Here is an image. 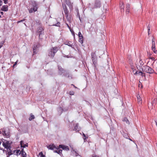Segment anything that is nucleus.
<instances>
[{
  "label": "nucleus",
  "instance_id": "19",
  "mask_svg": "<svg viewBox=\"0 0 157 157\" xmlns=\"http://www.w3.org/2000/svg\"><path fill=\"white\" fill-rule=\"evenodd\" d=\"M120 9L122 10L123 11L124 9V6L123 5V3L122 2H121L120 3Z\"/></svg>",
  "mask_w": 157,
  "mask_h": 157
},
{
  "label": "nucleus",
  "instance_id": "54",
  "mask_svg": "<svg viewBox=\"0 0 157 157\" xmlns=\"http://www.w3.org/2000/svg\"><path fill=\"white\" fill-rule=\"evenodd\" d=\"M1 15H0V18H1Z\"/></svg>",
  "mask_w": 157,
  "mask_h": 157
},
{
  "label": "nucleus",
  "instance_id": "4",
  "mask_svg": "<svg viewBox=\"0 0 157 157\" xmlns=\"http://www.w3.org/2000/svg\"><path fill=\"white\" fill-rule=\"evenodd\" d=\"M33 4V8H31L29 10V12L30 13H32L33 11L35 12L36 11L38 8L37 4L35 1H34Z\"/></svg>",
  "mask_w": 157,
  "mask_h": 157
},
{
  "label": "nucleus",
  "instance_id": "35",
  "mask_svg": "<svg viewBox=\"0 0 157 157\" xmlns=\"http://www.w3.org/2000/svg\"><path fill=\"white\" fill-rule=\"evenodd\" d=\"M5 4H6L8 3V0H3Z\"/></svg>",
  "mask_w": 157,
  "mask_h": 157
},
{
  "label": "nucleus",
  "instance_id": "20",
  "mask_svg": "<svg viewBox=\"0 0 157 157\" xmlns=\"http://www.w3.org/2000/svg\"><path fill=\"white\" fill-rule=\"evenodd\" d=\"M15 152L17 155H20L21 153V151L19 150H17L15 151Z\"/></svg>",
  "mask_w": 157,
  "mask_h": 157
},
{
  "label": "nucleus",
  "instance_id": "26",
  "mask_svg": "<svg viewBox=\"0 0 157 157\" xmlns=\"http://www.w3.org/2000/svg\"><path fill=\"white\" fill-rule=\"evenodd\" d=\"M53 52H52V50H51L49 52L48 55L49 56H50L51 57H53L54 56H52L51 55H52V53H53Z\"/></svg>",
  "mask_w": 157,
  "mask_h": 157
},
{
  "label": "nucleus",
  "instance_id": "8",
  "mask_svg": "<svg viewBox=\"0 0 157 157\" xmlns=\"http://www.w3.org/2000/svg\"><path fill=\"white\" fill-rule=\"evenodd\" d=\"M132 69L133 70V72L135 75H139L142 76H144V74L141 71H138L134 69L132 67Z\"/></svg>",
  "mask_w": 157,
  "mask_h": 157
},
{
  "label": "nucleus",
  "instance_id": "16",
  "mask_svg": "<svg viewBox=\"0 0 157 157\" xmlns=\"http://www.w3.org/2000/svg\"><path fill=\"white\" fill-rule=\"evenodd\" d=\"M21 155L22 157H26V154L24 151L23 149H22L21 150Z\"/></svg>",
  "mask_w": 157,
  "mask_h": 157
},
{
  "label": "nucleus",
  "instance_id": "7",
  "mask_svg": "<svg viewBox=\"0 0 157 157\" xmlns=\"http://www.w3.org/2000/svg\"><path fill=\"white\" fill-rule=\"evenodd\" d=\"M2 134L3 135L5 136L6 138H8L10 137V132L9 131H7L6 129H4L2 130Z\"/></svg>",
  "mask_w": 157,
  "mask_h": 157
},
{
  "label": "nucleus",
  "instance_id": "33",
  "mask_svg": "<svg viewBox=\"0 0 157 157\" xmlns=\"http://www.w3.org/2000/svg\"><path fill=\"white\" fill-rule=\"evenodd\" d=\"M74 92L73 91H71L69 92V94L70 95H73L74 94Z\"/></svg>",
  "mask_w": 157,
  "mask_h": 157
},
{
  "label": "nucleus",
  "instance_id": "51",
  "mask_svg": "<svg viewBox=\"0 0 157 157\" xmlns=\"http://www.w3.org/2000/svg\"><path fill=\"white\" fill-rule=\"evenodd\" d=\"M1 144V142L0 141V145Z\"/></svg>",
  "mask_w": 157,
  "mask_h": 157
},
{
  "label": "nucleus",
  "instance_id": "42",
  "mask_svg": "<svg viewBox=\"0 0 157 157\" xmlns=\"http://www.w3.org/2000/svg\"><path fill=\"white\" fill-rule=\"evenodd\" d=\"M75 156H77L78 155V154L75 151Z\"/></svg>",
  "mask_w": 157,
  "mask_h": 157
},
{
  "label": "nucleus",
  "instance_id": "38",
  "mask_svg": "<svg viewBox=\"0 0 157 157\" xmlns=\"http://www.w3.org/2000/svg\"><path fill=\"white\" fill-rule=\"evenodd\" d=\"M42 29H42V28H40V31H39V32H40H40H42Z\"/></svg>",
  "mask_w": 157,
  "mask_h": 157
},
{
  "label": "nucleus",
  "instance_id": "39",
  "mask_svg": "<svg viewBox=\"0 0 157 157\" xmlns=\"http://www.w3.org/2000/svg\"><path fill=\"white\" fill-rule=\"evenodd\" d=\"M156 101V100L155 99H154V100L151 103L152 104H153L154 103H155Z\"/></svg>",
  "mask_w": 157,
  "mask_h": 157
},
{
  "label": "nucleus",
  "instance_id": "18",
  "mask_svg": "<svg viewBox=\"0 0 157 157\" xmlns=\"http://www.w3.org/2000/svg\"><path fill=\"white\" fill-rule=\"evenodd\" d=\"M58 69L59 71V73L61 75L62 73H64L65 71L61 67H59Z\"/></svg>",
  "mask_w": 157,
  "mask_h": 157
},
{
  "label": "nucleus",
  "instance_id": "36",
  "mask_svg": "<svg viewBox=\"0 0 157 157\" xmlns=\"http://www.w3.org/2000/svg\"><path fill=\"white\" fill-rule=\"evenodd\" d=\"M18 61V60L17 61L14 63V65H13V67H14L17 64V62Z\"/></svg>",
  "mask_w": 157,
  "mask_h": 157
},
{
  "label": "nucleus",
  "instance_id": "32",
  "mask_svg": "<svg viewBox=\"0 0 157 157\" xmlns=\"http://www.w3.org/2000/svg\"><path fill=\"white\" fill-rule=\"evenodd\" d=\"M65 44H66V45H68V46H71V43L69 42H68L67 43V42H66L65 43Z\"/></svg>",
  "mask_w": 157,
  "mask_h": 157
},
{
  "label": "nucleus",
  "instance_id": "49",
  "mask_svg": "<svg viewBox=\"0 0 157 157\" xmlns=\"http://www.w3.org/2000/svg\"><path fill=\"white\" fill-rule=\"evenodd\" d=\"M2 133V132L0 130V134Z\"/></svg>",
  "mask_w": 157,
  "mask_h": 157
},
{
  "label": "nucleus",
  "instance_id": "28",
  "mask_svg": "<svg viewBox=\"0 0 157 157\" xmlns=\"http://www.w3.org/2000/svg\"><path fill=\"white\" fill-rule=\"evenodd\" d=\"M39 157H44V155L43 154L42 152H40L39 154Z\"/></svg>",
  "mask_w": 157,
  "mask_h": 157
},
{
  "label": "nucleus",
  "instance_id": "14",
  "mask_svg": "<svg viewBox=\"0 0 157 157\" xmlns=\"http://www.w3.org/2000/svg\"><path fill=\"white\" fill-rule=\"evenodd\" d=\"M137 102L138 104H141L142 103V100L141 97L140 96L139 94L137 96Z\"/></svg>",
  "mask_w": 157,
  "mask_h": 157
},
{
  "label": "nucleus",
  "instance_id": "55",
  "mask_svg": "<svg viewBox=\"0 0 157 157\" xmlns=\"http://www.w3.org/2000/svg\"><path fill=\"white\" fill-rule=\"evenodd\" d=\"M157 146V144L156 145Z\"/></svg>",
  "mask_w": 157,
  "mask_h": 157
},
{
  "label": "nucleus",
  "instance_id": "46",
  "mask_svg": "<svg viewBox=\"0 0 157 157\" xmlns=\"http://www.w3.org/2000/svg\"><path fill=\"white\" fill-rule=\"evenodd\" d=\"M2 44H2L1 45H0V48L2 47Z\"/></svg>",
  "mask_w": 157,
  "mask_h": 157
},
{
  "label": "nucleus",
  "instance_id": "3",
  "mask_svg": "<svg viewBox=\"0 0 157 157\" xmlns=\"http://www.w3.org/2000/svg\"><path fill=\"white\" fill-rule=\"evenodd\" d=\"M142 70L143 71L149 74L152 73L154 71V70L151 67L147 66H143Z\"/></svg>",
  "mask_w": 157,
  "mask_h": 157
},
{
  "label": "nucleus",
  "instance_id": "41",
  "mask_svg": "<svg viewBox=\"0 0 157 157\" xmlns=\"http://www.w3.org/2000/svg\"><path fill=\"white\" fill-rule=\"evenodd\" d=\"M92 157H98V156L94 154L92 155Z\"/></svg>",
  "mask_w": 157,
  "mask_h": 157
},
{
  "label": "nucleus",
  "instance_id": "53",
  "mask_svg": "<svg viewBox=\"0 0 157 157\" xmlns=\"http://www.w3.org/2000/svg\"><path fill=\"white\" fill-rule=\"evenodd\" d=\"M60 109H61V110H62V109L61 108H60Z\"/></svg>",
  "mask_w": 157,
  "mask_h": 157
},
{
  "label": "nucleus",
  "instance_id": "24",
  "mask_svg": "<svg viewBox=\"0 0 157 157\" xmlns=\"http://www.w3.org/2000/svg\"><path fill=\"white\" fill-rule=\"evenodd\" d=\"M123 121L125 122L127 124H129V121L126 118H124L123 119Z\"/></svg>",
  "mask_w": 157,
  "mask_h": 157
},
{
  "label": "nucleus",
  "instance_id": "21",
  "mask_svg": "<svg viewBox=\"0 0 157 157\" xmlns=\"http://www.w3.org/2000/svg\"><path fill=\"white\" fill-rule=\"evenodd\" d=\"M35 118V117L32 113L30 114V117L29 118V121H31L33 119Z\"/></svg>",
  "mask_w": 157,
  "mask_h": 157
},
{
  "label": "nucleus",
  "instance_id": "30",
  "mask_svg": "<svg viewBox=\"0 0 157 157\" xmlns=\"http://www.w3.org/2000/svg\"><path fill=\"white\" fill-rule=\"evenodd\" d=\"M79 38V42L81 44H82L83 43L82 38V37H80Z\"/></svg>",
  "mask_w": 157,
  "mask_h": 157
},
{
  "label": "nucleus",
  "instance_id": "12",
  "mask_svg": "<svg viewBox=\"0 0 157 157\" xmlns=\"http://www.w3.org/2000/svg\"><path fill=\"white\" fill-rule=\"evenodd\" d=\"M51 50H52V52H53V53H52V56H54L55 55V53L58 50V49L57 47H54L52 48V49H51Z\"/></svg>",
  "mask_w": 157,
  "mask_h": 157
},
{
  "label": "nucleus",
  "instance_id": "15",
  "mask_svg": "<svg viewBox=\"0 0 157 157\" xmlns=\"http://www.w3.org/2000/svg\"><path fill=\"white\" fill-rule=\"evenodd\" d=\"M20 144L21 147L25 148L28 147L27 144H25L24 142L23 141H21L20 142Z\"/></svg>",
  "mask_w": 157,
  "mask_h": 157
},
{
  "label": "nucleus",
  "instance_id": "17",
  "mask_svg": "<svg viewBox=\"0 0 157 157\" xmlns=\"http://www.w3.org/2000/svg\"><path fill=\"white\" fill-rule=\"evenodd\" d=\"M94 54L92 55V58L93 60V63L94 64V65L95 66L96 65V63L97 61L96 59H95L94 58Z\"/></svg>",
  "mask_w": 157,
  "mask_h": 157
},
{
  "label": "nucleus",
  "instance_id": "11",
  "mask_svg": "<svg viewBox=\"0 0 157 157\" xmlns=\"http://www.w3.org/2000/svg\"><path fill=\"white\" fill-rule=\"evenodd\" d=\"M66 2L67 5L69 7V9L71 10L72 8V4L69 0H66Z\"/></svg>",
  "mask_w": 157,
  "mask_h": 157
},
{
  "label": "nucleus",
  "instance_id": "34",
  "mask_svg": "<svg viewBox=\"0 0 157 157\" xmlns=\"http://www.w3.org/2000/svg\"><path fill=\"white\" fill-rule=\"evenodd\" d=\"M139 87H141V88H142L143 87V86L142 84L140 82V83L139 84Z\"/></svg>",
  "mask_w": 157,
  "mask_h": 157
},
{
  "label": "nucleus",
  "instance_id": "5",
  "mask_svg": "<svg viewBox=\"0 0 157 157\" xmlns=\"http://www.w3.org/2000/svg\"><path fill=\"white\" fill-rule=\"evenodd\" d=\"M11 144V142L10 141L5 140L3 141V146L7 149H8L10 147Z\"/></svg>",
  "mask_w": 157,
  "mask_h": 157
},
{
  "label": "nucleus",
  "instance_id": "40",
  "mask_svg": "<svg viewBox=\"0 0 157 157\" xmlns=\"http://www.w3.org/2000/svg\"><path fill=\"white\" fill-rule=\"evenodd\" d=\"M151 54H150V53H149V54H148V56L149 57V58H150V57H151Z\"/></svg>",
  "mask_w": 157,
  "mask_h": 157
},
{
  "label": "nucleus",
  "instance_id": "27",
  "mask_svg": "<svg viewBox=\"0 0 157 157\" xmlns=\"http://www.w3.org/2000/svg\"><path fill=\"white\" fill-rule=\"evenodd\" d=\"M78 125H76V126L74 128V130H75L76 131H79V129L78 128Z\"/></svg>",
  "mask_w": 157,
  "mask_h": 157
},
{
  "label": "nucleus",
  "instance_id": "31",
  "mask_svg": "<svg viewBox=\"0 0 157 157\" xmlns=\"http://www.w3.org/2000/svg\"><path fill=\"white\" fill-rule=\"evenodd\" d=\"M148 28V34H149L151 33V31L150 30V27L148 26L147 27Z\"/></svg>",
  "mask_w": 157,
  "mask_h": 157
},
{
  "label": "nucleus",
  "instance_id": "52",
  "mask_svg": "<svg viewBox=\"0 0 157 157\" xmlns=\"http://www.w3.org/2000/svg\"><path fill=\"white\" fill-rule=\"evenodd\" d=\"M67 25V26H68V27H69V28H69V26L68 25Z\"/></svg>",
  "mask_w": 157,
  "mask_h": 157
},
{
  "label": "nucleus",
  "instance_id": "22",
  "mask_svg": "<svg viewBox=\"0 0 157 157\" xmlns=\"http://www.w3.org/2000/svg\"><path fill=\"white\" fill-rule=\"evenodd\" d=\"M151 48L152 50L153 51L154 53H157V51L156 49L155 46H151Z\"/></svg>",
  "mask_w": 157,
  "mask_h": 157
},
{
  "label": "nucleus",
  "instance_id": "6",
  "mask_svg": "<svg viewBox=\"0 0 157 157\" xmlns=\"http://www.w3.org/2000/svg\"><path fill=\"white\" fill-rule=\"evenodd\" d=\"M143 65V62L141 60H140L139 62H137V63L136 64V67L137 69L139 70H140L141 69H142Z\"/></svg>",
  "mask_w": 157,
  "mask_h": 157
},
{
  "label": "nucleus",
  "instance_id": "43",
  "mask_svg": "<svg viewBox=\"0 0 157 157\" xmlns=\"http://www.w3.org/2000/svg\"><path fill=\"white\" fill-rule=\"evenodd\" d=\"M2 2L1 0H0V6L2 5Z\"/></svg>",
  "mask_w": 157,
  "mask_h": 157
},
{
  "label": "nucleus",
  "instance_id": "9",
  "mask_svg": "<svg viewBox=\"0 0 157 157\" xmlns=\"http://www.w3.org/2000/svg\"><path fill=\"white\" fill-rule=\"evenodd\" d=\"M63 9L66 17L68 20H69V12L66 7H63Z\"/></svg>",
  "mask_w": 157,
  "mask_h": 157
},
{
  "label": "nucleus",
  "instance_id": "44",
  "mask_svg": "<svg viewBox=\"0 0 157 157\" xmlns=\"http://www.w3.org/2000/svg\"><path fill=\"white\" fill-rule=\"evenodd\" d=\"M24 20H21V21H19L17 22V23H20V22H22L23 21H24Z\"/></svg>",
  "mask_w": 157,
  "mask_h": 157
},
{
  "label": "nucleus",
  "instance_id": "13",
  "mask_svg": "<svg viewBox=\"0 0 157 157\" xmlns=\"http://www.w3.org/2000/svg\"><path fill=\"white\" fill-rule=\"evenodd\" d=\"M1 10L4 11H7L8 10V6L6 5L3 6L2 7Z\"/></svg>",
  "mask_w": 157,
  "mask_h": 157
},
{
  "label": "nucleus",
  "instance_id": "37",
  "mask_svg": "<svg viewBox=\"0 0 157 157\" xmlns=\"http://www.w3.org/2000/svg\"><path fill=\"white\" fill-rule=\"evenodd\" d=\"M33 53H35V52H36V51H35V46L33 48Z\"/></svg>",
  "mask_w": 157,
  "mask_h": 157
},
{
  "label": "nucleus",
  "instance_id": "47",
  "mask_svg": "<svg viewBox=\"0 0 157 157\" xmlns=\"http://www.w3.org/2000/svg\"><path fill=\"white\" fill-rule=\"evenodd\" d=\"M155 123H156V126H157V121H155Z\"/></svg>",
  "mask_w": 157,
  "mask_h": 157
},
{
  "label": "nucleus",
  "instance_id": "2",
  "mask_svg": "<svg viewBox=\"0 0 157 157\" xmlns=\"http://www.w3.org/2000/svg\"><path fill=\"white\" fill-rule=\"evenodd\" d=\"M47 148L49 149L53 150L54 152L57 153L60 155H62V150L59 149V147L56 146L54 144L50 145L47 146Z\"/></svg>",
  "mask_w": 157,
  "mask_h": 157
},
{
  "label": "nucleus",
  "instance_id": "1",
  "mask_svg": "<svg viewBox=\"0 0 157 157\" xmlns=\"http://www.w3.org/2000/svg\"><path fill=\"white\" fill-rule=\"evenodd\" d=\"M149 66H151L153 68H155L157 71V60H155L154 57H150L147 63Z\"/></svg>",
  "mask_w": 157,
  "mask_h": 157
},
{
  "label": "nucleus",
  "instance_id": "48",
  "mask_svg": "<svg viewBox=\"0 0 157 157\" xmlns=\"http://www.w3.org/2000/svg\"><path fill=\"white\" fill-rule=\"evenodd\" d=\"M83 135L85 137V134H84L83 133Z\"/></svg>",
  "mask_w": 157,
  "mask_h": 157
},
{
  "label": "nucleus",
  "instance_id": "29",
  "mask_svg": "<svg viewBox=\"0 0 157 157\" xmlns=\"http://www.w3.org/2000/svg\"><path fill=\"white\" fill-rule=\"evenodd\" d=\"M78 36L79 37H82L83 38V36L82 35V34L80 32H79L78 33Z\"/></svg>",
  "mask_w": 157,
  "mask_h": 157
},
{
  "label": "nucleus",
  "instance_id": "50",
  "mask_svg": "<svg viewBox=\"0 0 157 157\" xmlns=\"http://www.w3.org/2000/svg\"><path fill=\"white\" fill-rule=\"evenodd\" d=\"M73 36H75V34H74V33H73Z\"/></svg>",
  "mask_w": 157,
  "mask_h": 157
},
{
  "label": "nucleus",
  "instance_id": "10",
  "mask_svg": "<svg viewBox=\"0 0 157 157\" xmlns=\"http://www.w3.org/2000/svg\"><path fill=\"white\" fill-rule=\"evenodd\" d=\"M60 148H62L63 150H65L66 151H68L69 150V147L68 146H67L64 145H60L59 146V149Z\"/></svg>",
  "mask_w": 157,
  "mask_h": 157
},
{
  "label": "nucleus",
  "instance_id": "45",
  "mask_svg": "<svg viewBox=\"0 0 157 157\" xmlns=\"http://www.w3.org/2000/svg\"><path fill=\"white\" fill-rule=\"evenodd\" d=\"M0 13L2 15L3 14V12H1Z\"/></svg>",
  "mask_w": 157,
  "mask_h": 157
},
{
  "label": "nucleus",
  "instance_id": "25",
  "mask_svg": "<svg viewBox=\"0 0 157 157\" xmlns=\"http://www.w3.org/2000/svg\"><path fill=\"white\" fill-rule=\"evenodd\" d=\"M129 7H130V6L129 5H128L127 6V7H126L127 9L126 10V13H128L129 12Z\"/></svg>",
  "mask_w": 157,
  "mask_h": 157
},
{
  "label": "nucleus",
  "instance_id": "23",
  "mask_svg": "<svg viewBox=\"0 0 157 157\" xmlns=\"http://www.w3.org/2000/svg\"><path fill=\"white\" fill-rule=\"evenodd\" d=\"M152 46H155V40L154 37H153L152 39Z\"/></svg>",
  "mask_w": 157,
  "mask_h": 157
}]
</instances>
